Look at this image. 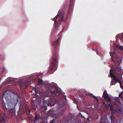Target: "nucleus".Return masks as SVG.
Listing matches in <instances>:
<instances>
[{"instance_id":"obj_15","label":"nucleus","mask_w":123,"mask_h":123,"mask_svg":"<svg viewBox=\"0 0 123 123\" xmlns=\"http://www.w3.org/2000/svg\"><path fill=\"white\" fill-rule=\"evenodd\" d=\"M37 81L38 83L37 84L38 85H39L40 84H43L42 80L40 79H38L37 80Z\"/></svg>"},{"instance_id":"obj_19","label":"nucleus","mask_w":123,"mask_h":123,"mask_svg":"<svg viewBox=\"0 0 123 123\" xmlns=\"http://www.w3.org/2000/svg\"><path fill=\"white\" fill-rule=\"evenodd\" d=\"M17 98H16V100H17V102H18V101H19L20 100V98L17 95H16Z\"/></svg>"},{"instance_id":"obj_4","label":"nucleus","mask_w":123,"mask_h":123,"mask_svg":"<svg viewBox=\"0 0 123 123\" xmlns=\"http://www.w3.org/2000/svg\"><path fill=\"white\" fill-rule=\"evenodd\" d=\"M123 47V46H122L121 45H117L116 46V49H114V51L113 52H111L110 53L111 55V53H112V58H118L117 54H118V53L116 51V50H117L118 49H122Z\"/></svg>"},{"instance_id":"obj_6","label":"nucleus","mask_w":123,"mask_h":123,"mask_svg":"<svg viewBox=\"0 0 123 123\" xmlns=\"http://www.w3.org/2000/svg\"><path fill=\"white\" fill-rule=\"evenodd\" d=\"M40 119L39 115L36 114L34 118L31 119V123H39L40 122H41L39 121Z\"/></svg>"},{"instance_id":"obj_27","label":"nucleus","mask_w":123,"mask_h":123,"mask_svg":"<svg viewBox=\"0 0 123 123\" xmlns=\"http://www.w3.org/2000/svg\"><path fill=\"white\" fill-rule=\"evenodd\" d=\"M117 82H118V83H120V85H121V82L119 80H118V81Z\"/></svg>"},{"instance_id":"obj_32","label":"nucleus","mask_w":123,"mask_h":123,"mask_svg":"<svg viewBox=\"0 0 123 123\" xmlns=\"http://www.w3.org/2000/svg\"><path fill=\"white\" fill-rule=\"evenodd\" d=\"M28 85V84H27V85Z\"/></svg>"},{"instance_id":"obj_23","label":"nucleus","mask_w":123,"mask_h":123,"mask_svg":"<svg viewBox=\"0 0 123 123\" xmlns=\"http://www.w3.org/2000/svg\"><path fill=\"white\" fill-rule=\"evenodd\" d=\"M94 98L95 99H96V101L98 102V100L97 98V97L96 96H94Z\"/></svg>"},{"instance_id":"obj_9","label":"nucleus","mask_w":123,"mask_h":123,"mask_svg":"<svg viewBox=\"0 0 123 123\" xmlns=\"http://www.w3.org/2000/svg\"><path fill=\"white\" fill-rule=\"evenodd\" d=\"M37 107L38 109H40L42 108H44L45 107V105L44 104L43 102H40V103L37 105Z\"/></svg>"},{"instance_id":"obj_31","label":"nucleus","mask_w":123,"mask_h":123,"mask_svg":"<svg viewBox=\"0 0 123 123\" xmlns=\"http://www.w3.org/2000/svg\"><path fill=\"white\" fill-rule=\"evenodd\" d=\"M120 86L121 87V85H120Z\"/></svg>"},{"instance_id":"obj_3","label":"nucleus","mask_w":123,"mask_h":123,"mask_svg":"<svg viewBox=\"0 0 123 123\" xmlns=\"http://www.w3.org/2000/svg\"><path fill=\"white\" fill-rule=\"evenodd\" d=\"M68 6V4L63 5L61 10L59 11L58 15L54 18L55 23V28L56 29L57 27L60 25L62 21H66V18L64 17L65 12L66 11Z\"/></svg>"},{"instance_id":"obj_16","label":"nucleus","mask_w":123,"mask_h":123,"mask_svg":"<svg viewBox=\"0 0 123 123\" xmlns=\"http://www.w3.org/2000/svg\"><path fill=\"white\" fill-rule=\"evenodd\" d=\"M31 108L32 110H36V105H35V104L34 103H33L32 104L31 106Z\"/></svg>"},{"instance_id":"obj_11","label":"nucleus","mask_w":123,"mask_h":123,"mask_svg":"<svg viewBox=\"0 0 123 123\" xmlns=\"http://www.w3.org/2000/svg\"><path fill=\"white\" fill-rule=\"evenodd\" d=\"M114 105L113 104L111 105L110 107V110L112 112L114 111H116L115 110V107L117 105L115 104V103H114Z\"/></svg>"},{"instance_id":"obj_1","label":"nucleus","mask_w":123,"mask_h":123,"mask_svg":"<svg viewBox=\"0 0 123 123\" xmlns=\"http://www.w3.org/2000/svg\"><path fill=\"white\" fill-rule=\"evenodd\" d=\"M46 87L48 88V91L45 93V97H51L52 100L53 102L54 101L55 104L53 106H57L56 107V113L60 116L62 115L64 113V109L63 108L65 105L61 103L59 99L55 100V96H59L61 92L57 87L55 86H52L50 84L47 83L46 85Z\"/></svg>"},{"instance_id":"obj_22","label":"nucleus","mask_w":123,"mask_h":123,"mask_svg":"<svg viewBox=\"0 0 123 123\" xmlns=\"http://www.w3.org/2000/svg\"><path fill=\"white\" fill-rule=\"evenodd\" d=\"M84 94L85 95H91V94L89 93H86V92L85 93H84Z\"/></svg>"},{"instance_id":"obj_13","label":"nucleus","mask_w":123,"mask_h":123,"mask_svg":"<svg viewBox=\"0 0 123 123\" xmlns=\"http://www.w3.org/2000/svg\"><path fill=\"white\" fill-rule=\"evenodd\" d=\"M103 96L104 98H106L109 96L107 94V92L106 91H105L104 92Z\"/></svg>"},{"instance_id":"obj_18","label":"nucleus","mask_w":123,"mask_h":123,"mask_svg":"<svg viewBox=\"0 0 123 123\" xmlns=\"http://www.w3.org/2000/svg\"><path fill=\"white\" fill-rule=\"evenodd\" d=\"M116 84L115 81L113 80H112L111 81V85H115Z\"/></svg>"},{"instance_id":"obj_25","label":"nucleus","mask_w":123,"mask_h":123,"mask_svg":"<svg viewBox=\"0 0 123 123\" xmlns=\"http://www.w3.org/2000/svg\"><path fill=\"white\" fill-rule=\"evenodd\" d=\"M100 121L102 120L103 119V117L102 116H100Z\"/></svg>"},{"instance_id":"obj_14","label":"nucleus","mask_w":123,"mask_h":123,"mask_svg":"<svg viewBox=\"0 0 123 123\" xmlns=\"http://www.w3.org/2000/svg\"><path fill=\"white\" fill-rule=\"evenodd\" d=\"M106 99V100L108 102V107L110 106V102L111 101V100L110 98L109 97V96L108 97L105 98Z\"/></svg>"},{"instance_id":"obj_30","label":"nucleus","mask_w":123,"mask_h":123,"mask_svg":"<svg viewBox=\"0 0 123 123\" xmlns=\"http://www.w3.org/2000/svg\"><path fill=\"white\" fill-rule=\"evenodd\" d=\"M50 105L51 106H53L51 104Z\"/></svg>"},{"instance_id":"obj_5","label":"nucleus","mask_w":123,"mask_h":123,"mask_svg":"<svg viewBox=\"0 0 123 123\" xmlns=\"http://www.w3.org/2000/svg\"><path fill=\"white\" fill-rule=\"evenodd\" d=\"M120 71V69L118 67L114 68V69L111 68L110 71V75L111 77L114 78V77L116 76L114 75L112 72L114 73H117Z\"/></svg>"},{"instance_id":"obj_33","label":"nucleus","mask_w":123,"mask_h":123,"mask_svg":"<svg viewBox=\"0 0 123 123\" xmlns=\"http://www.w3.org/2000/svg\"><path fill=\"white\" fill-rule=\"evenodd\" d=\"M48 100V99H47L45 100Z\"/></svg>"},{"instance_id":"obj_8","label":"nucleus","mask_w":123,"mask_h":123,"mask_svg":"<svg viewBox=\"0 0 123 123\" xmlns=\"http://www.w3.org/2000/svg\"><path fill=\"white\" fill-rule=\"evenodd\" d=\"M74 0H70L69 5V8L68 11V15H69L73 10V5Z\"/></svg>"},{"instance_id":"obj_10","label":"nucleus","mask_w":123,"mask_h":123,"mask_svg":"<svg viewBox=\"0 0 123 123\" xmlns=\"http://www.w3.org/2000/svg\"><path fill=\"white\" fill-rule=\"evenodd\" d=\"M110 118L111 119V123H115V121L116 120V117L114 115L112 114L110 115Z\"/></svg>"},{"instance_id":"obj_26","label":"nucleus","mask_w":123,"mask_h":123,"mask_svg":"<svg viewBox=\"0 0 123 123\" xmlns=\"http://www.w3.org/2000/svg\"><path fill=\"white\" fill-rule=\"evenodd\" d=\"M54 120H53L50 123H55L54 122Z\"/></svg>"},{"instance_id":"obj_34","label":"nucleus","mask_w":123,"mask_h":123,"mask_svg":"<svg viewBox=\"0 0 123 123\" xmlns=\"http://www.w3.org/2000/svg\"><path fill=\"white\" fill-rule=\"evenodd\" d=\"M63 29H64V28H63Z\"/></svg>"},{"instance_id":"obj_20","label":"nucleus","mask_w":123,"mask_h":123,"mask_svg":"<svg viewBox=\"0 0 123 123\" xmlns=\"http://www.w3.org/2000/svg\"><path fill=\"white\" fill-rule=\"evenodd\" d=\"M113 79H114V80L115 81V82L116 83V82H117L118 81V79H117L116 77H114Z\"/></svg>"},{"instance_id":"obj_21","label":"nucleus","mask_w":123,"mask_h":123,"mask_svg":"<svg viewBox=\"0 0 123 123\" xmlns=\"http://www.w3.org/2000/svg\"><path fill=\"white\" fill-rule=\"evenodd\" d=\"M120 39L123 41V35H122V37H120Z\"/></svg>"},{"instance_id":"obj_29","label":"nucleus","mask_w":123,"mask_h":123,"mask_svg":"<svg viewBox=\"0 0 123 123\" xmlns=\"http://www.w3.org/2000/svg\"><path fill=\"white\" fill-rule=\"evenodd\" d=\"M6 92H4L3 93V95H4L5 93Z\"/></svg>"},{"instance_id":"obj_7","label":"nucleus","mask_w":123,"mask_h":123,"mask_svg":"<svg viewBox=\"0 0 123 123\" xmlns=\"http://www.w3.org/2000/svg\"><path fill=\"white\" fill-rule=\"evenodd\" d=\"M74 119L72 117H69L68 116L67 117H64L62 120V122L63 123H66L68 121H69L70 120L72 121H73Z\"/></svg>"},{"instance_id":"obj_28","label":"nucleus","mask_w":123,"mask_h":123,"mask_svg":"<svg viewBox=\"0 0 123 123\" xmlns=\"http://www.w3.org/2000/svg\"><path fill=\"white\" fill-rule=\"evenodd\" d=\"M118 98H115V100H118Z\"/></svg>"},{"instance_id":"obj_12","label":"nucleus","mask_w":123,"mask_h":123,"mask_svg":"<svg viewBox=\"0 0 123 123\" xmlns=\"http://www.w3.org/2000/svg\"><path fill=\"white\" fill-rule=\"evenodd\" d=\"M4 106L6 108V110H12L13 108L9 104L7 105V107L5 105H4Z\"/></svg>"},{"instance_id":"obj_2","label":"nucleus","mask_w":123,"mask_h":123,"mask_svg":"<svg viewBox=\"0 0 123 123\" xmlns=\"http://www.w3.org/2000/svg\"><path fill=\"white\" fill-rule=\"evenodd\" d=\"M60 40L59 38L57 40L55 41L52 43V45L55 47L52 50L53 56L52 59L50 64V68L48 70V73L50 72L52 74L53 72H51V71H55L57 68V65L58 63V57L55 51L58 48L57 45L59 44L58 41Z\"/></svg>"},{"instance_id":"obj_17","label":"nucleus","mask_w":123,"mask_h":123,"mask_svg":"<svg viewBox=\"0 0 123 123\" xmlns=\"http://www.w3.org/2000/svg\"><path fill=\"white\" fill-rule=\"evenodd\" d=\"M112 61L114 62L115 63L117 64H118L119 63V61L116 60H113V58L112 59Z\"/></svg>"},{"instance_id":"obj_24","label":"nucleus","mask_w":123,"mask_h":123,"mask_svg":"<svg viewBox=\"0 0 123 123\" xmlns=\"http://www.w3.org/2000/svg\"><path fill=\"white\" fill-rule=\"evenodd\" d=\"M122 95V94H120L119 95V98H122V97H121V96Z\"/></svg>"}]
</instances>
